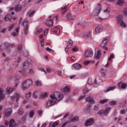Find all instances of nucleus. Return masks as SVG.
Returning a JSON list of instances; mask_svg holds the SVG:
<instances>
[{"label":"nucleus","mask_w":127,"mask_h":127,"mask_svg":"<svg viewBox=\"0 0 127 127\" xmlns=\"http://www.w3.org/2000/svg\"><path fill=\"white\" fill-rule=\"evenodd\" d=\"M101 55H102V53H101V50H99L97 52L95 53L94 57L95 59H97V60L98 59H100L101 58Z\"/></svg>","instance_id":"4468645a"},{"label":"nucleus","mask_w":127,"mask_h":127,"mask_svg":"<svg viewBox=\"0 0 127 127\" xmlns=\"http://www.w3.org/2000/svg\"><path fill=\"white\" fill-rule=\"evenodd\" d=\"M100 73H101L102 74V77H103V78H106L107 77V75H106L107 69H105L104 68L101 69L100 70Z\"/></svg>","instance_id":"412c9836"},{"label":"nucleus","mask_w":127,"mask_h":127,"mask_svg":"<svg viewBox=\"0 0 127 127\" xmlns=\"http://www.w3.org/2000/svg\"><path fill=\"white\" fill-rule=\"evenodd\" d=\"M31 85H32V80L31 79H26L22 82L21 88L23 90H27Z\"/></svg>","instance_id":"f03ea898"},{"label":"nucleus","mask_w":127,"mask_h":127,"mask_svg":"<svg viewBox=\"0 0 127 127\" xmlns=\"http://www.w3.org/2000/svg\"><path fill=\"white\" fill-rule=\"evenodd\" d=\"M54 22H53V19H50L46 22L47 25L48 26H52V25L54 24Z\"/></svg>","instance_id":"a878e982"},{"label":"nucleus","mask_w":127,"mask_h":127,"mask_svg":"<svg viewBox=\"0 0 127 127\" xmlns=\"http://www.w3.org/2000/svg\"><path fill=\"white\" fill-rule=\"evenodd\" d=\"M120 89H126L127 88V84L123 82H119L118 85Z\"/></svg>","instance_id":"2eb2a0df"},{"label":"nucleus","mask_w":127,"mask_h":127,"mask_svg":"<svg viewBox=\"0 0 127 127\" xmlns=\"http://www.w3.org/2000/svg\"><path fill=\"white\" fill-rule=\"evenodd\" d=\"M25 97H26V100H29V98H30V97H31V93L30 92H28L26 94Z\"/></svg>","instance_id":"49530a36"},{"label":"nucleus","mask_w":127,"mask_h":127,"mask_svg":"<svg viewBox=\"0 0 127 127\" xmlns=\"http://www.w3.org/2000/svg\"><path fill=\"white\" fill-rule=\"evenodd\" d=\"M120 25H121V26H123V27L126 28L127 27V24H126V23H125V22H124V21H122V22L120 23Z\"/></svg>","instance_id":"8fccbe9b"},{"label":"nucleus","mask_w":127,"mask_h":127,"mask_svg":"<svg viewBox=\"0 0 127 127\" xmlns=\"http://www.w3.org/2000/svg\"><path fill=\"white\" fill-rule=\"evenodd\" d=\"M70 47H71V46L67 45V47L65 49V52H68L69 51V49H70Z\"/></svg>","instance_id":"bf43d9fd"},{"label":"nucleus","mask_w":127,"mask_h":127,"mask_svg":"<svg viewBox=\"0 0 127 127\" xmlns=\"http://www.w3.org/2000/svg\"><path fill=\"white\" fill-rule=\"evenodd\" d=\"M9 126V127H15V122H14V119H12L10 120Z\"/></svg>","instance_id":"4be33fe9"},{"label":"nucleus","mask_w":127,"mask_h":127,"mask_svg":"<svg viewBox=\"0 0 127 127\" xmlns=\"http://www.w3.org/2000/svg\"><path fill=\"white\" fill-rule=\"evenodd\" d=\"M91 107H92V105L91 104H88L86 107V110L87 111H90L91 110Z\"/></svg>","instance_id":"5fc2aeb1"},{"label":"nucleus","mask_w":127,"mask_h":127,"mask_svg":"<svg viewBox=\"0 0 127 127\" xmlns=\"http://www.w3.org/2000/svg\"><path fill=\"white\" fill-rule=\"evenodd\" d=\"M94 124H95V120L93 118H90L86 121L84 125L85 127H90L93 126Z\"/></svg>","instance_id":"39448f33"},{"label":"nucleus","mask_w":127,"mask_h":127,"mask_svg":"<svg viewBox=\"0 0 127 127\" xmlns=\"http://www.w3.org/2000/svg\"><path fill=\"white\" fill-rule=\"evenodd\" d=\"M66 19L68 20H75L76 19V16L72 15L71 13H68L66 15Z\"/></svg>","instance_id":"f8f14e48"},{"label":"nucleus","mask_w":127,"mask_h":127,"mask_svg":"<svg viewBox=\"0 0 127 127\" xmlns=\"http://www.w3.org/2000/svg\"><path fill=\"white\" fill-rule=\"evenodd\" d=\"M28 20H25L23 22V25L25 28L24 29V33L25 35L28 34Z\"/></svg>","instance_id":"20e7f679"},{"label":"nucleus","mask_w":127,"mask_h":127,"mask_svg":"<svg viewBox=\"0 0 127 127\" xmlns=\"http://www.w3.org/2000/svg\"><path fill=\"white\" fill-rule=\"evenodd\" d=\"M109 105L110 106H116V105H117V102L115 100H113L109 102Z\"/></svg>","instance_id":"c03bdc74"},{"label":"nucleus","mask_w":127,"mask_h":127,"mask_svg":"<svg viewBox=\"0 0 127 127\" xmlns=\"http://www.w3.org/2000/svg\"><path fill=\"white\" fill-rule=\"evenodd\" d=\"M125 2V1L124 0H118L117 2V4L118 5H123Z\"/></svg>","instance_id":"a19ab883"},{"label":"nucleus","mask_w":127,"mask_h":127,"mask_svg":"<svg viewBox=\"0 0 127 127\" xmlns=\"http://www.w3.org/2000/svg\"><path fill=\"white\" fill-rule=\"evenodd\" d=\"M99 110V106L98 105H95L94 106V108L93 109V111H95V112H97V111Z\"/></svg>","instance_id":"4d7b16f0"},{"label":"nucleus","mask_w":127,"mask_h":127,"mask_svg":"<svg viewBox=\"0 0 127 127\" xmlns=\"http://www.w3.org/2000/svg\"><path fill=\"white\" fill-rule=\"evenodd\" d=\"M93 52L91 50H86L84 57L85 58H90L91 57H93Z\"/></svg>","instance_id":"0eeeda50"},{"label":"nucleus","mask_w":127,"mask_h":127,"mask_svg":"<svg viewBox=\"0 0 127 127\" xmlns=\"http://www.w3.org/2000/svg\"><path fill=\"white\" fill-rule=\"evenodd\" d=\"M26 120V116L24 115L20 121V123L21 124H23V123H25V121Z\"/></svg>","instance_id":"79ce46f5"},{"label":"nucleus","mask_w":127,"mask_h":127,"mask_svg":"<svg viewBox=\"0 0 127 127\" xmlns=\"http://www.w3.org/2000/svg\"><path fill=\"white\" fill-rule=\"evenodd\" d=\"M35 13V10H33L32 11H29L27 14V16H28L29 17H31L32 16H33V14H34Z\"/></svg>","instance_id":"bb28decb"},{"label":"nucleus","mask_w":127,"mask_h":127,"mask_svg":"<svg viewBox=\"0 0 127 127\" xmlns=\"http://www.w3.org/2000/svg\"><path fill=\"white\" fill-rule=\"evenodd\" d=\"M52 32L56 33V34H60V29H59L58 27H56L52 29Z\"/></svg>","instance_id":"dca6fc26"},{"label":"nucleus","mask_w":127,"mask_h":127,"mask_svg":"<svg viewBox=\"0 0 127 127\" xmlns=\"http://www.w3.org/2000/svg\"><path fill=\"white\" fill-rule=\"evenodd\" d=\"M15 89L14 88L7 87L6 88V92L8 94H9V93H12Z\"/></svg>","instance_id":"cd10ccee"},{"label":"nucleus","mask_w":127,"mask_h":127,"mask_svg":"<svg viewBox=\"0 0 127 127\" xmlns=\"http://www.w3.org/2000/svg\"><path fill=\"white\" fill-rule=\"evenodd\" d=\"M20 98V95L18 93H15L13 96H11L10 99L11 101L15 100L18 102V100Z\"/></svg>","instance_id":"6e6552de"},{"label":"nucleus","mask_w":127,"mask_h":127,"mask_svg":"<svg viewBox=\"0 0 127 127\" xmlns=\"http://www.w3.org/2000/svg\"><path fill=\"white\" fill-rule=\"evenodd\" d=\"M109 100L108 99H102L100 101V103L101 104H106V103H108Z\"/></svg>","instance_id":"a18cd8bd"},{"label":"nucleus","mask_w":127,"mask_h":127,"mask_svg":"<svg viewBox=\"0 0 127 127\" xmlns=\"http://www.w3.org/2000/svg\"><path fill=\"white\" fill-rule=\"evenodd\" d=\"M116 89V86H110L108 87L106 90H104V93H108L111 92V91H114Z\"/></svg>","instance_id":"6ab92c4d"},{"label":"nucleus","mask_w":127,"mask_h":127,"mask_svg":"<svg viewBox=\"0 0 127 127\" xmlns=\"http://www.w3.org/2000/svg\"><path fill=\"white\" fill-rule=\"evenodd\" d=\"M12 113V109L7 108L5 110L4 112V115L5 117H9L11 113Z\"/></svg>","instance_id":"9b49d317"},{"label":"nucleus","mask_w":127,"mask_h":127,"mask_svg":"<svg viewBox=\"0 0 127 127\" xmlns=\"http://www.w3.org/2000/svg\"><path fill=\"white\" fill-rule=\"evenodd\" d=\"M43 31V29L40 27H38L37 29V31L35 33V34L37 35V34H39V33H41Z\"/></svg>","instance_id":"473e14b6"},{"label":"nucleus","mask_w":127,"mask_h":127,"mask_svg":"<svg viewBox=\"0 0 127 127\" xmlns=\"http://www.w3.org/2000/svg\"><path fill=\"white\" fill-rule=\"evenodd\" d=\"M89 92H90V90L88 89V88L85 86L83 90V93L85 94H87V93H89Z\"/></svg>","instance_id":"ea45409f"},{"label":"nucleus","mask_w":127,"mask_h":127,"mask_svg":"<svg viewBox=\"0 0 127 127\" xmlns=\"http://www.w3.org/2000/svg\"><path fill=\"white\" fill-rule=\"evenodd\" d=\"M121 115H125L126 114V110L125 109H123L120 111Z\"/></svg>","instance_id":"e2e57ef3"},{"label":"nucleus","mask_w":127,"mask_h":127,"mask_svg":"<svg viewBox=\"0 0 127 127\" xmlns=\"http://www.w3.org/2000/svg\"><path fill=\"white\" fill-rule=\"evenodd\" d=\"M40 71H42V72H44L45 74H47V71L45 70V69L43 68H40Z\"/></svg>","instance_id":"680f3d73"},{"label":"nucleus","mask_w":127,"mask_h":127,"mask_svg":"<svg viewBox=\"0 0 127 127\" xmlns=\"http://www.w3.org/2000/svg\"><path fill=\"white\" fill-rule=\"evenodd\" d=\"M111 111V108L108 107L106 108L104 112H103L104 116H107L108 114H109V112Z\"/></svg>","instance_id":"c85d7f7f"},{"label":"nucleus","mask_w":127,"mask_h":127,"mask_svg":"<svg viewBox=\"0 0 127 127\" xmlns=\"http://www.w3.org/2000/svg\"><path fill=\"white\" fill-rule=\"evenodd\" d=\"M58 125V123H57V122H54V123L53 122H51L50 123L49 127H55Z\"/></svg>","instance_id":"2f4dec72"},{"label":"nucleus","mask_w":127,"mask_h":127,"mask_svg":"<svg viewBox=\"0 0 127 127\" xmlns=\"http://www.w3.org/2000/svg\"><path fill=\"white\" fill-rule=\"evenodd\" d=\"M78 121H79V117L75 116L73 118H72L71 119H70V120L69 122V123H71V122H78Z\"/></svg>","instance_id":"393cba45"},{"label":"nucleus","mask_w":127,"mask_h":127,"mask_svg":"<svg viewBox=\"0 0 127 127\" xmlns=\"http://www.w3.org/2000/svg\"><path fill=\"white\" fill-rule=\"evenodd\" d=\"M18 30H19V28H17L15 32H13L11 33V35L12 36L16 37L17 36V33L18 32Z\"/></svg>","instance_id":"e433bc0d"},{"label":"nucleus","mask_w":127,"mask_h":127,"mask_svg":"<svg viewBox=\"0 0 127 127\" xmlns=\"http://www.w3.org/2000/svg\"><path fill=\"white\" fill-rule=\"evenodd\" d=\"M101 9H102V6L101 4L97 3L95 11L93 12V14L94 16H98L100 14L101 12Z\"/></svg>","instance_id":"7ed1b4c3"},{"label":"nucleus","mask_w":127,"mask_h":127,"mask_svg":"<svg viewBox=\"0 0 127 127\" xmlns=\"http://www.w3.org/2000/svg\"><path fill=\"white\" fill-rule=\"evenodd\" d=\"M104 12H106V13H110L111 12V9L107 8L106 9L104 10Z\"/></svg>","instance_id":"6e6d98bb"},{"label":"nucleus","mask_w":127,"mask_h":127,"mask_svg":"<svg viewBox=\"0 0 127 127\" xmlns=\"http://www.w3.org/2000/svg\"><path fill=\"white\" fill-rule=\"evenodd\" d=\"M83 36H84V37H91V32H88L87 33H84L83 34Z\"/></svg>","instance_id":"4c0bfd02"},{"label":"nucleus","mask_w":127,"mask_h":127,"mask_svg":"<svg viewBox=\"0 0 127 127\" xmlns=\"http://www.w3.org/2000/svg\"><path fill=\"white\" fill-rule=\"evenodd\" d=\"M29 66V63L28 62H25L23 65V67L24 69H27Z\"/></svg>","instance_id":"72a5a7b5"},{"label":"nucleus","mask_w":127,"mask_h":127,"mask_svg":"<svg viewBox=\"0 0 127 127\" xmlns=\"http://www.w3.org/2000/svg\"><path fill=\"white\" fill-rule=\"evenodd\" d=\"M35 85L37 87H41L42 83L39 80H36L35 82Z\"/></svg>","instance_id":"37998d69"},{"label":"nucleus","mask_w":127,"mask_h":127,"mask_svg":"<svg viewBox=\"0 0 127 127\" xmlns=\"http://www.w3.org/2000/svg\"><path fill=\"white\" fill-rule=\"evenodd\" d=\"M93 81V79L92 78H89L88 79V83L89 85H92L93 84L94 81Z\"/></svg>","instance_id":"603ef678"},{"label":"nucleus","mask_w":127,"mask_h":127,"mask_svg":"<svg viewBox=\"0 0 127 127\" xmlns=\"http://www.w3.org/2000/svg\"><path fill=\"white\" fill-rule=\"evenodd\" d=\"M124 14L127 16V8L124 9Z\"/></svg>","instance_id":"774afa93"},{"label":"nucleus","mask_w":127,"mask_h":127,"mask_svg":"<svg viewBox=\"0 0 127 127\" xmlns=\"http://www.w3.org/2000/svg\"><path fill=\"white\" fill-rule=\"evenodd\" d=\"M18 51L19 53H21L22 51V45H19L18 47Z\"/></svg>","instance_id":"de8ad7c7"},{"label":"nucleus","mask_w":127,"mask_h":127,"mask_svg":"<svg viewBox=\"0 0 127 127\" xmlns=\"http://www.w3.org/2000/svg\"><path fill=\"white\" fill-rule=\"evenodd\" d=\"M34 116V111L31 110L29 113V116L30 118H32Z\"/></svg>","instance_id":"58836bf2"},{"label":"nucleus","mask_w":127,"mask_h":127,"mask_svg":"<svg viewBox=\"0 0 127 127\" xmlns=\"http://www.w3.org/2000/svg\"><path fill=\"white\" fill-rule=\"evenodd\" d=\"M97 114L99 115V116H102L103 114H104V111L103 110H101L99 112H98L97 113Z\"/></svg>","instance_id":"052dcab7"},{"label":"nucleus","mask_w":127,"mask_h":127,"mask_svg":"<svg viewBox=\"0 0 127 127\" xmlns=\"http://www.w3.org/2000/svg\"><path fill=\"white\" fill-rule=\"evenodd\" d=\"M19 78H20V77H19V76H16L13 78V80L14 81V83L15 88H16V87H17V85H18V84L19 83Z\"/></svg>","instance_id":"ddd939ff"},{"label":"nucleus","mask_w":127,"mask_h":127,"mask_svg":"<svg viewBox=\"0 0 127 127\" xmlns=\"http://www.w3.org/2000/svg\"><path fill=\"white\" fill-rule=\"evenodd\" d=\"M123 18H124V17L122 15H120L117 17V20L118 22L119 23H121V22H123Z\"/></svg>","instance_id":"b1692460"},{"label":"nucleus","mask_w":127,"mask_h":127,"mask_svg":"<svg viewBox=\"0 0 127 127\" xmlns=\"http://www.w3.org/2000/svg\"><path fill=\"white\" fill-rule=\"evenodd\" d=\"M92 64V63H94V61H84L83 62V64H84V65H88V64Z\"/></svg>","instance_id":"c9c22d12"},{"label":"nucleus","mask_w":127,"mask_h":127,"mask_svg":"<svg viewBox=\"0 0 127 127\" xmlns=\"http://www.w3.org/2000/svg\"><path fill=\"white\" fill-rule=\"evenodd\" d=\"M37 114L39 116H41V115L42 114V111H41V110L38 111Z\"/></svg>","instance_id":"338daca9"},{"label":"nucleus","mask_w":127,"mask_h":127,"mask_svg":"<svg viewBox=\"0 0 127 127\" xmlns=\"http://www.w3.org/2000/svg\"><path fill=\"white\" fill-rule=\"evenodd\" d=\"M42 95L41 92L40 90H36L33 93V97L34 99H37V98H39L41 97Z\"/></svg>","instance_id":"423d86ee"},{"label":"nucleus","mask_w":127,"mask_h":127,"mask_svg":"<svg viewBox=\"0 0 127 127\" xmlns=\"http://www.w3.org/2000/svg\"><path fill=\"white\" fill-rule=\"evenodd\" d=\"M86 101L88 103H94V98L92 97L89 96L86 98Z\"/></svg>","instance_id":"c756f323"},{"label":"nucleus","mask_w":127,"mask_h":127,"mask_svg":"<svg viewBox=\"0 0 127 127\" xmlns=\"http://www.w3.org/2000/svg\"><path fill=\"white\" fill-rule=\"evenodd\" d=\"M21 9H22V6H21V5L19 4H18L15 7V11H16V12H18L20 11Z\"/></svg>","instance_id":"a211bd4d"},{"label":"nucleus","mask_w":127,"mask_h":127,"mask_svg":"<svg viewBox=\"0 0 127 127\" xmlns=\"http://www.w3.org/2000/svg\"><path fill=\"white\" fill-rule=\"evenodd\" d=\"M108 39H109V38L107 37L105 39H104L102 43H101V46L103 49H106V50H108V48L106 47V45H107V44L108 43Z\"/></svg>","instance_id":"9d476101"},{"label":"nucleus","mask_w":127,"mask_h":127,"mask_svg":"<svg viewBox=\"0 0 127 127\" xmlns=\"http://www.w3.org/2000/svg\"><path fill=\"white\" fill-rule=\"evenodd\" d=\"M70 60L72 62H75V61H76V59L75 58V57H71L70 58Z\"/></svg>","instance_id":"0e129e2a"},{"label":"nucleus","mask_w":127,"mask_h":127,"mask_svg":"<svg viewBox=\"0 0 127 127\" xmlns=\"http://www.w3.org/2000/svg\"><path fill=\"white\" fill-rule=\"evenodd\" d=\"M24 113V111H23V109L22 108H20L18 111V115H19V116H22Z\"/></svg>","instance_id":"7c9ffc66"},{"label":"nucleus","mask_w":127,"mask_h":127,"mask_svg":"<svg viewBox=\"0 0 127 127\" xmlns=\"http://www.w3.org/2000/svg\"><path fill=\"white\" fill-rule=\"evenodd\" d=\"M3 91L2 88H0V100H4L5 99L4 95L2 93Z\"/></svg>","instance_id":"5701e85b"},{"label":"nucleus","mask_w":127,"mask_h":127,"mask_svg":"<svg viewBox=\"0 0 127 127\" xmlns=\"http://www.w3.org/2000/svg\"><path fill=\"white\" fill-rule=\"evenodd\" d=\"M72 51H73V52H77V51H78V48L77 47H75L72 49Z\"/></svg>","instance_id":"69168bd1"},{"label":"nucleus","mask_w":127,"mask_h":127,"mask_svg":"<svg viewBox=\"0 0 127 127\" xmlns=\"http://www.w3.org/2000/svg\"><path fill=\"white\" fill-rule=\"evenodd\" d=\"M102 30H103V26L101 25L98 26L95 28V33H97V34H98V33H100V32H101Z\"/></svg>","instance_id":"f3484780"},{"label":"nucleus","mask_w":127,"mask_h":127,"mask_svg":"<svg viewBox=\"0 0 127 127\" xmlns=\"http://www.w3.org/2000/svg\"><path fill=\"white\" fill-rule=\"evenodd\" d=\"M69 123H70V122L69 121H66V122H65L63 124V125L61 127H65V126H67V125H68V124H69Z\"/></svg>","instance_id":"13d9d810"},{"label":"nucleus","mask_w":127,"mask_h":127,"mask_svg":"<svg viewBox=\"0 0 127 127\" xmlns=\"http://www.w3.org/2000/svg\"><path fill=\"white\" fill-rule=\"evenodd\" d=\"M65 95H68V93L71 91V87L69 86H65L62 90Z\"/></svg>","instance_id":"1a4fd4ad"},{"label":"nucleus","mask_w":127,"mask_h":127,"mask_svg":"<svg viewBox=\"0 0 127 127\" xmlns=\"http://www.w3.org/2000/svg\"><path fill=\"white\" fill-rule=\"evenodd\" d=\"M14 27V24L10 25V26L8 28L9 31H10V30H12Z\"/></svg>","instance_id":"3c124183"},{"label":"nucleus","mask_w":127,"mask_h":127,"mask_svg":"<svg viewBox=\"0 0 127 127\" xmlns=\"http://www.w3.org/2000/svg\"><path fill=\"white\" fill-rule=\"evenodd\" d=\"M4 45H5V47H6V48H8L10 47V44H9V43L8 42L4 43Z\"/></svg>","instance_id":"864d4df0"},{"label":"nucleus","mask_w":127,"mask_h":127,"mask_svg":"<svg viewBox=\"0 0 127 127\" xmlns=\"http://www.w3.org/2000/svg\"><path fill=\"white\" fill-rule=\"evenodd\" d=\"M72 66L74 69H76V70H80V69L82 68V65L79 64H73Z\"/></svg>","instance_id":"aec40b11"},{"label":"nucleus","mask_w":127,"mask_h":127,"mask_svg":"<svg viewBox=\"0 0 127 127\" xmlns=\"http://www.w3.org/2000/svg\"><path fill=\"white\" fill-rule=\"evenodd\" d=\"M29 55V54H28V52L27 51H25L23 53V56H24V57L27 58L28 57Z\"/></svg>","instance_id":"09e8293b"},{"label":"nucleus","mask_w":127,"mask_h":127,"mask_svg":"<svg viewBox=\"0 0 127 127\" xmlns=\"http://www.w3.org/2000/svg\"><path fill=\"white\" fill-rule=\"evenodd\" d=\"M12 17L11 15H10V14H8L5 17V20L6 21H8V20H10V19H11Z\"/></svg>","instance_id":"f704fd0d"},{"label":"nucleus","mask_w":127,"mask_h":127,"mask_svg":"<svg viewBox=\"0 0 127 127\" xmlns=\"http://www.w3.org/2000/svg\"><path fill=\"white\" fill-rule=\"evenodd\" d=\"M51 98V100H49L46 104V107H51V106H53V105L56 104V100L57 101H60L62 100L63 98V94L59 92H55L54 93L53 95H51L50 96Z\"/></svg>","instance_id":"f257e3e1"}]
</instances>
